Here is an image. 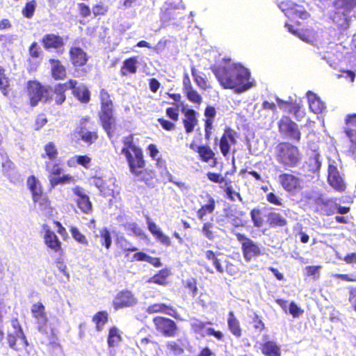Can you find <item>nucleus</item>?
<instances>
[{
	"label": "nucleus",
	"instance_id": "37",
	"mask_svg": "<svg viewBox=\"0 0 356 356\" xmlns=\"http://www.w3.org/2000/svg\"><path fill=\"white\" fill-rule=\"evenodd\" d=\"M268 220L271 227H282L286 224V220L280 213L275 212L268 214Z\"/></svg>",
	"mask_w": 356,
	"mask_h": 356
},
{
	"label": "nucleus",
	"instance_id": "56",
	"mask_svg": "<svg viewBox=\"0 0 356 356\" xmlns=\"http://www.w3.org/2000/svg\"><path fill=\"white\" fill-rule=\"evenodd\" d=\"M185 286L191 291L193 297H195L197 295V283L196 280L194 278H190L186 280L185 282Z\"/></svg>",
	"mask_w": 356,
	"mask_h": 356
},
{
	"label": "nucleus",
	"instance_id": "61",
	"mask_svg": "<svg viewBox=\"0 0 356 356\" xmlns=\"http://www.w3.org/2000/svg\"><path fill=\"white\" fill-rule=\"evenodd\" d=\"M192 75L195 79L197 84L202 88H204L206 87V81L203 77L198 75L195 70V68H192Z\"/></svg>",
	"mask_w": 356,
	"mask_h": 356
},
{
	"label": "nucleus",
	"instance_id": "53",
	"mask_svg": "<svg viewBox=\"0 0 356 356\" xmlns=\"http://www.w3.org/2000/svg\"><path fill=\"white\" fill-rule=\"evenodd\" d=\"M166 346L169 353L175 355H179L184 353L183 348L175 341H168Z\"/></svg>",
	"mask_w": 356,
	"mask_h": 356
},
{
	"label": "nucleus",
	"instance_id": "15",
	"mask_svg": "<svg viewBox=\"0 0 356 356\" xmlns=\"http://www.w3.org/2000/svg\"><path fill=\"white\" fill-rule=\"evenodd\" d=\"M69 89H72L74 95L81 102L87 103L90 100V92L83 84L77 86L76 80H70L67 82Z\"/></svg>",
	"mask_w": 356,
	"mask_h": 356
},
{
	"label": "nucleus",
	"instance_id": "52",
	"mask_svg": "<svg viewBox=\"0 0 356 356\" xmlns=\"http://www.w3.org/2000/svg\"><path fill=\"white\" fill-rule=\"evenodd\" d=\"M44 151L46 156L50 161H54L57 157L58 151L53 143H47L44 147Z\"/></svg>",
	"mask_w": 356,
	"mask_h": 356
},
{
	"label": "nucleus",
	"instance_id": "9",
	"mask_svg": "<svg viewBox=\"0 0 356 356\" xmlns=\"http://www.w3.org/2000/svg\"><path fill=\"white\" fill-rule=\"evenodd\" d=\"M28 93L33 106H36L40 101H46L49 94L48 90L37 81L29 82Z\"/></svg>",
	"mask_w": 356,
	"mask_h": 356
},
{
	"label": "nucleus",
	"instance_id": "26",
	"mask_svg": "<svg viewBox=\"0 0 356 356\" xmlns=\"http://www.w3.org/2000/svg\"><path fill=\"white\" fill-rule=\"evenodd\" d=\"M185 119L184 120V124L186 131L189 134L191 133L195 126L197 122L196 118V112L193 109H187L185 113Z\"/></svg>",
	"mask_w": 356,
	"mask_h": 356
},
{
	"label": "nucleus",
	"instance_id": "14",
	"mask_svg": "<svg viewBox=\"0 0 356 356\" xmlns=\"http://www.w3.org/2000/svg\"><path fill=\"white\" fill-rule=\"evenodd\" d=\"M355 6H356V0H336L334 2L336 13L333 17V20L335 21L337 16L342 15L343 20L346 21L347 13Z\"/></svg>",
	"mask_w": 356,
	"mask_h": 356
},
{
	"label": "nucleus",
	"instance_id": "38",
	"mask_svg": "<svg viewBox=\"0 0 356 356\" xmlns=\"http://www.w3.org/2000/svg\"><path fill=\"white\" fill-rule=\"evenodd\" d=\"M90 161L91 159L86 155L74 156L68 161V165L70 166H74L76 163H77L88 168Z\"/></svg>",
	"mask_w": 356,
	"mask_h": 356
},
{
	"label": "nucleus",
	"instance_id": "35",
	"mask_svg": "<svg viewBox=\"0 0 356 356\" xmlns=\"http://www.w3.org/2000/svg\"><path fill=\"white\" fill-rule=\"evenodd\" d=\"M137 59L134 57L125 60L123 63V66L121 70L122 74L126 75L127 72L131 74L136 73L137 70Z\"/></svg>",
	"mask_w": 356,
	"mask_h": 356
},
{
	"label": "nucleus",
	"instance_id": "16",
	"mask_svg": "<svg viewBox=\"0 0 356 356\" xmlns=\"http://www.w3.org/2000/svg\"><path fill=\"white\" fill-rule=\"evenodd\" d=\"M323 158L318 152H314L305 163L304 168L307 171L315 174L318 177L321 167Z\"/></svg>",
	"mask_w": 356,
	"mask_h": 356
},
{
	"label": "nucleus",
	"instance_id": "8",
	"mask_svg": "<svg viewBox=\"0 0 356 356\" xmlns=\"http://www.w3.org/2000/svg\"><path fill=\"white\" fill-rule=\"evenodd\" d=\"M27 186L32 193L33 201L38 202L41 209H45L48 205V200L42 193L39 181L34 176H31L27 180Z\"/></svg>",
	"mask_w": 356,
	"mask_h": 356
},
{
	"label": "nucleus",
	"instance_id": "55",
	"mask_svg": "<svg viewBox=\"0 0 356 356\" xmlns=\"http://www.w3.org/2000/svg\"><path fill=\"white\" fill-rule=\"evenodd\" d=\"M188 99L194 103L200 104L202 102L201 96L197 91L193 90L192 87H188V90L186 92Z\"/></svg>",
	"mask_w": 356,
	"mask_h": 356
},
{
	"label": "nucleus",
	"instance_id": "6",
	"mask_svg": "<svg viewBox=\"0 0 356 356\" xmlns=\"http://www.w3.org/2000/svg\"><path fill=\"white\" fill-rule=\"evenodd\" d=\"M236 236L241 244L243 255L246 261H250L252 258L261 254V250L258 243L240 233H236Z\"/></svg>",
	"mask_w": 356,
	"mask_h": 356
},
{
	"label": "nucleus",
	"instance_id": "40",
	"mask_svg": "<svg viewBox=\"0 0 356 356\" xmlns=\"http://www.w3.org/2000/svg\"><path fill=\"white\" fill-rule=\"evenodd\" d=\"M93 322L96 324L97 331H101L108 320V314L106 312H99L93 317Z\"/></svg>",
	"mask_w": 356,
	"mask_h": 356
},
{
	"label": "nucleus",
	"instance_id": "62",
	"mask_svg": "<svg viewBox=\"0 0 356 356\" xmlns=\"http://www.w3.org/2000/svg\"><path fill=\"white\" fill-rule=\"evenodd\" d=\"M207 177L210 181L218 184L222 183L225 180L220 174L211 172L207 173Z\"/></svg>",
	"mask_w": 356,
	"mask_h": 356
},
{
	"label": "nucleus",
	"instance_id": "31",
	"mask_svg": "<svg viewBox=\"0 0 356 356\" xmlns=\"http://www.w3.org/2000/svg\"><path fill=\"white\" fill-rule=\"evenodd\" d=\"M90 183L96 186L100 191L101 194L104 196L113 195V190L106 188L105 186L104 181L100 177H92L90 179Z\"/></svg>",
	"mask_w": 356,
	"mask_h": 356
},
{
	"label": "nucleus",
	"instance_id": "63",
	"mask_svg": "<svg viewBox=\"0 0 356 356\" xmlns=\"http://www.w3.org/2000/svg\"><path fill=\"white\" fill-rule=\"evenodd\" d=\"M70 177L68 175H64L60 177H51L50 178V182L51 184L54 186L56 185H58L59 184H63L66 182L67 180H69Z\"/></svg>",
	"mask_w": 356,
	"mask_h": 356
},
{
	"label": "nucleus",
	"instance_id": "36",
	"mask_svg": "<svg viewBox=\"0 0 356 356\" xmlns=\"http://www.w3.org/2000/svg\"><path fill=\"white\" fill-rule=\"evenodd\" d=\"M120 341L121 337L119 330L115 327L111 328L108 337V345L109 348L118 346Z\"/></svg>",
	"mask_w": 356,
	"mask_h": 356
},
{
	"label": "nucleus",
	"instance_id": "19",
	"mask_svg": "<svg viewBox=\"0 0 356 356\" xmlns=\"http://www.w3.org/2000/svg\"><path fill=\"white\" fill-rule=\"evenodd\" d=\"M44 241L46 245L55 252L61 251V242L56 234L49 229L45 230Z\"/></svg>",
	"mask_w": 356,
	"mask_h": 356
},
{
	"label": "nucleus",
	"instance_id": "1",
	"mask_svg": "<svg viewBox=\"0 0 356 356\" xmlns=\"http://www.w3.org/2000/svg\"><path fill=\"white\" fill-rule=\"evenodd\" d=\"M213 72L224 88L234 89L237 93L254 86V81H250L249 70L241 64L231 63L230 60H226L224 65L214 67Z\"/></svg>",
	"mask_w": 356,
	"mask_h": 356
},
{
	"label": "nucleus",
	"instance_id": "17",
	"mask_svg": "<svg viewBox=\"0 0 356 356\" xmlns=\"http://www.w3.org/2000/svg\"><path fill=\"white\" fill-rule=\"evenodd\" d=\"M230 143H236L234 132L232 129H227L225 130L220 141V151L224 156H227L229 152Z\"/></svg>",
	"mask_w": 356,
	"mask_h": 356
},
{
	"label": "nucleus",
	"instance_id": "4",
	"mask_svg": "<svg viewBox=\"0 0 356 356\" xmlns=\"http://www.w3.org/2000/svg\"><path fill=\"white\" fill-rule=\"evenodd\" d=\"M341 170V166L339 160H328L327 181L334 189L339 192L343 191L346 187L344 175Z\"/></svg>",
	"mask_w": 356,
	"mask_h": 356
},
{
	"label": "nucleus",
	"instance_id": "22",
	"mask_svg": "<svg viewBox=\"0 0 356 356\" xmlns=\"http://www.w3.org/2000/svg\"><path fill=\"white\" fill-rule=\"evenodd\" d=\"M207 324H211V322L203 323L202 321L195 320L192 323V326L195 332H200L205 330V333L209 336H213L218 340H221L223 337V334L220 331H216L213 328L208 327L205 328Z\"/></svg>",
	"mask_w": 356,
	"mask_h": 356
},
{
	"label": "nucleus",
	"instance_id": "2",
	"mask_svg": "<svg viewBox=\"0 0 356 356\" xmlns=\"http://www.w3.org/2000/svg\"><path fill=\"white\" fill-rule=\"evenodd\" d=\"M101 111L99 118L102 127L111 138L115 125V118L113 115V104L110 95L105 89L100 91Z\"/></svg>",
	"mask_w": 356,
	"mask_h": 356
},
{
	"label": "nucleus",
	"instance_id": "41",
	"mask_svg": "<svg viewBox=\"0 0 356 356\" xmlns=\"http://www.w3.org/2000/svg\"><path fill=\"white\" fill-rule=\"evenodd\" d=\"M169 271L168 270H161L158 274L155 275L152 277H150L147 282L155 283L161 285H163L165 283L166 278L169 275Z\"/></svg>",
	"mask_w": 356,
	"mask_h": 356
},
{
	"label": "nucleus",
	"instance_id": "44",
	"mask_svg": "<svg viewBox=\"0 0 356 356\" xmlns=\"http://www.w3.org/2000/svg\"><path fill=\"white\" fill-rule=\"evenodd\" d=\"M215 209V202L213 199H210L208 204L202 206L197 211V217L200 220H203L204 216L207 213H211Z\"/></svg>",
	"mask_w": 356,
	"mask_h": 356
},
{
	"label": "nucleus",
	"instance_id": "51",
	"mask_svg": "<svg viewBox=\"0 0 356 356\" xmlns=\"http://www.w3.org/2000/svg\"><path fill=\"white\" fill-rule=\"evenodd\" d=\"M79 134L81 139L86 143H92L97 138V135L95 132L88 131L83 129L80 131Z\"/></svg>",
	"mask_w": 356,
	"mask_h": 356
},
{
	"label": "nucleus",
	"instance_id": "42",
	"mask_svg": "<svg viewBox=\"0 0 356 356\" xmlns=\"http://www.w3.org/2000/svg\"><path fill=\"white\" fill-rule=\"evenodd\" d=\"M97 237L100 238V243L102 245H104L106 249H109L111 245V236L109 231L106 228H103L99 230V235H97Z\"/></svg>",
	"mask_w": 356,
	"mask_h": 356
},
{
	"label": "nucleus",
	"instance_id": "11",
	"mask_svg": "<svg viewBox=\"0 0 356 356\" xmlns=\"http://www.w3.org/2000/svg\"><path fill=\"white\" fill-rule=\"evenodd\" d=\"M154 323L156 330L165 336L172 337L175 335L177 325L172 320L157 316L154 318Z\"/></svg>",
	"mask_w": 356,
	"mask_h": 356
},
{
	"label": "nucleus",
	"instance_id": "23",
	"mask_svg": "<svg viewBox=\"0 0 356 356\" xmlns=\"http://www.w3.org/2000/svg\"><path fill=\"white\" fill-rule=\"evenodd\" d=\"M70 54L71 61L74 66L84 65L88 60L86 52L79 47H72Z\"/></svg>",
	"mask_w": 356,
	"mask_h": 356
},
{
	"label": "nucleus",
	"instance_id": "59",
	"mask_svg": "<svg viewBox=\"0 0 356 356\" xmlns=\"http://www.w3.org/2000/svg\"><path fill=\"white\" fill-rule=\"evenodd\" d=\"M347 126L348 127L346 130V135L351 143L356 145V126H350L348 123Z\"/></svg>",
	"mask_w": 356,
	"mask_h": 356
},
{
	"label": "nucleus",
	"instance_id": "32",
	"mask_svg": "<svg viewBox=\"0 0 356 356\" xmlns=\"http://www.w3.org/2000/svg\"><path fill=\"white\" fill-rule=\"evenodd\" d=\"M38 330L43 334H53V329L48 325L47 314L35 319Z\"/></svg>",
	"mask_w": 356,
	"mask_h": 356
},
{
	"label": "nucleus",
	"instance_id": "48",
	"mask_svg": "<svg viewBox=\"0 0 356 356\" xmlns=\"http://www.w3.org/2000/svg\"><path fill=\"white\" fill-rule=\"evenodd\" d=\"M31 314L34 319L41 317L46 314L45 307L41 302H37L31 307Z\"/></svg>",
	"mask_w": 356,
	"mask_h": 356
},
{
	"label": "nucleus",
	"instance_id": "46",
	"mask_svg": "<svg viewBox=\"0 0 356 356\" xmlns=\"http://www.w3.org/2000/svg\"><path fill=\"white\" fill-rule=\"evenodd\" d=\"M71 234L74 240H76L78 243L87 245L88 242L86 239V237L79 232L78 228L75 227H71L70 228Z\"/></svg>",
	"mask_w": 356,
	"mask_h": 356
},
{
	"label": "nucleus",
	"instance_id": "3",
	"mask_svg": "<svg viewBox=\"0 0 356 356\" xmlns=\"http://www.w3.org/2000/svg\"><path fill=\"white\" fill-rule=\"evenodd\" d=\"M275 159L285 168H294L301 161L298 148L289 143H281L275 147Z\"/></svg>",
	"mask_w": 356,
	"mask_h": 356
},
{
	"label": "nucleus",
	"instance_id": "50",
	"mask_svg": "<svg viewBox=\"0 0 356 356\" xmlns=\"http://www.w3.org/2000/svg\"><path fill=\"white\" fill-rule=\"evenodd\" d=\"M36 8V2L34 0L29 1L26 3L25 7L22 10V14L26 18H31L34 14Z\"/></svg>",
	"mask_w": 356,
	"mask_h": 356
},
{
	"label": "nucleus",
	"instance_id": "45",
	"mask_svg": "<svg viewBox=\"0 0 356 356\" xmlns=\"http://www.w3.org/2000/svg\"><path fill=\"white\" fill-rule=\"evenodd\" d=\"M78 207L81 211L86 214L92 211V203L90 201L89 197H83V199H76V200Z\"/></svg>",
	"mask_w": 356,
	"mask_h": 356
},
{
	"label": "nucleus",
	"instance_id": "30",
	"mask_svg": "<svg viewBox=\"0 0 356 356\" xmlns=\"http://www.w3.org/2000/svg\"><path fill=\"white\" fill-rule=\"evenodd\" d=\"M227 324L230 332L236 337L241 336V329L239 321L235 317L233 312H229L227 319Z\"/></svg>",
	"mask_w": 356,
	"mask_h": 356
},
{
	"label": "nucleus",
	"instance_id": "54",
	"mask_svg": "<svg viewBox=\"0 0 356 356\" xmlns=\"http://www.w3.org/2000/svg\"><path fill=\"white\" fill-rule=\"evenodd\" d=\"M250 317L252 318L251 323L253 324V327L256 331L261 332L264 330V323L257 314L253 313L252 316H250Z\"/></svg>",
	"mask_w": 356,
	"mask_h": 356
},
{
	"label": "nucleus",
	"instance_id": "64",
	"mask_svg": "<svg viewBox=\"0 0 356 356\" xmlns=\"http://www.w3.org/2000/svg\"><path fill=\"white\" fill-rule=\"evenodd\" d=\"M289 312L294 317L298 316L300 314L303 312L302 310L294 302H291L289 305Z\"/></svg>",
	"mask_w": 356,
	"mask_h": 356
},
{
	"label": "nucleus",
	"instance_id": "5",
	"mask_svg": "<svg viewBox=\"0 0 356 356\" xmlns=\"http://www.w3.org/2000/svg\"><path fill=\"white\" fill-rule=\"evenodd\" d=\"M11 325L13 330L9 332L8 335L9 346L17 351L24 349L28 346V342L19 322L13 320Z\"/></svg>",
	"mask_w": 356,
	"mask_h": 356
},
{
	"label": "nucleus",
	"instance_id": "7",
	"mask_svg": "<svg viewBox=\"0 0 356 356\" xmlns=\"http://www.w3.org/2000/svg\"><path fill=\"white\" fill-rule=\"evenodd\" d=\"M131 172L134 175L138 180L143 181L144 179L143 169L145 168V161L142 149L136 150V152L130 154V156H126Z\"/></svg>",
	"mask_w": 356,
	"mask_h": 356
},
{
	"label": "nucleus",
	"instance_id": "21",
	"mask_svg": "<svg viewBox=\"0 0 356 356\" xmlns=\"http://www.w3.org/2000/svg\"><path fill=\"white\" fill-rule=\"evenodd\" d=\"M307 97L309 108L314 113H321L325 109V104L321 100L315 93L312 91L307 92Z\"/></svg>",
	"mask_w": 356,
	"mask_h": 356
},
{
	"label": "nucleus",
	"instance_id": "43",
	"mask_svg": "<svg viewBox=\"0 0 356 356\" xmlns=\"http://www.w3.org/2000/svg\"><path fill=\"white\" fill-rule=\"evenodd\" d=\"M46 170L51 174L59 175L63 172V169L57 161H49L45 163Z\"/></svg>",
	"mask_w": 356,
	"mask_h": 356
},
{
	"label": "nucleus",
	"instance_id": "13",
	"mask_svg": "<svg viewBox=\"0 0 356 356\" xmlns=\"http://www.w3.org/2000/svg\"><path fill=\"white\" fill-rule=\"evenodd\" d=\"M278 181L282 188L288 192H293L301 187L300 179L298 177L289 173L280 175Z\"/></svg>",
	"mask_w": 356,
	"mask_h": 356
},
{
	"label": "nucleus",
	"instance_id": "12",
	"mask_svg": "<svg viewBox=\"0 0 356 356\" xmlns=\"http://www.w3.org/2000/svg\"><path fill=\"white\" fill-rule=\"evenodd\" d=\"M279 128L281 132L287 134L290 138L296 140H300V133L298 129V125L289 118H282L280 122Z\"/></svg>",
	"mask_w": 356,
	"mask_h": 356
},
{
	"label": "nucleus",
	"instance_id": "33",
	"mask_svg": "<svg viewBox=\"0 0 356 356\" xmlns=\"http://www.w3.org/2000/svg\"><path fill=\"white\" fill-rule=\"evenodd\" d=\"M124 146L122 149V154L125 156H130V154L136 152V150L141 149L134 144L133 136L129 135L125 137L123 140Z\"/></svg>",
	"mask_w": 356,
	"mask_h": 356
},
{
	"label": "nucleus",
	"instance_id": "29",
	"mask_svg": "<svg viewBox=\"0 0 356 356\" xmlns=\"http://www.w3.org/2000/svg\"><path fill=\"white\" fill-rule=\"evenodd\" d=\"M261 351L266 356H280L281 355L280 346L271 341H266L263 344Z\"/></svg>",
	"mask_w": 356,
	"mask_h": 356
},
{
	"label": "nucleus",
	"instance_id": "49",
	"mask_svg": "<svg viewBox=\"0 0 356 356\" xmlns=\"http://www.w3.org/2000/svg\"><path fill=\"white\" fill-rule=\"evenodd\" d=\"M207 259L212 261L218 272L222 273L224 269L221 266L219 259L216 257L214 252L211 250H207L205 253Z\"/></svg>",
	"mask_w": 356,
	"mask_h": 356
},
{
	"label": "nucleus",
	"instance_id": "39",
	"mask_svg": "<svg viewBox=\"0 0 356 356\" xmlns=\"http://www.w3.org/2000/svg\"><path fill=\"white\" fill-rule=\"evenodd\" d=\"M197 152L204 162H208L214 156V153L209 146L197 147Z\"/></svg>",
	"mask_w": 356,
	"mask_h": 356
},
{
	"label": "nucleus",
	"instance_id": "58",
	"mask_svg": "<svg viewBox=\"0 0 356 356\" xmlns=\"http://www.w3.org/2000/svg\"><path fill=\"white\" fill-rule=\"evenodd\" d=\"M339 79L343 78L349 82L353 83L355 78V73L350 70H342L341 74L337 75Z\"/></svg>",
	"mask_w": 356,
	"mask_h": 356
},
{
	"label": "nucleus",
	"instance_id": "34",
	"mask_svg": "<svg viewBox=\"0 0 356 356\" xmlns=\"http://www.w3.org/2000/svg\"><path fill=\"white\" fill-rule=\"evenodd\" d=\"M288 17H298L301 19H307L309 17V13L304 10V8L297 4L293 3V6L289 10V13L287 15Z\"/></svg>",
	"mask_w": 356,
	"mask_h": 356
},
{
	"label": "nucleus",
	"instance_id": "25",
	"mask_svg": "<svg viewBox=\"0 0 356 356\" xmlns=\"http://www.w3.org/2000/svg\"><path fill=\"white\" fill-rule=\"evenodd\" d=\"M49 63L51 64L52 76L57 80L63 79L66 75V70L60 61L56 59H50Z\"/></svg>",
	"mask_w": 356,
	"mask_h": 356
},
{
	"label": "nucleus",
	"instance_id": "20",
	"mask_svg": "<svg viewBox=\"0 0 356 356\" xmlns=\"http://www.w3.org/2000/svg\"><path fill=\"white\" fill-rule=\"evenodd\" d=\"M317 204H322L324 206H330V212L327 214L334 213L335 210L340 214H346L350 211V208L347 207H342L336 202H334L332 200L325 198L323 196H320L316 200Z\"/></svg>",
	"mask_w": 356,
	"mask_h": 356
},
{
	"label": "nucleus",
	"instance_id": "18",
	"mask_svg": "<svg viewBox=\"0 0 356 356\" xmlns=\"http://www.w3.org/2000/svg\"><path fill=\"white\" fill-rule=\"evenodd\" d=\"M42 43L46 49L51 48L58 49L64 45L63 38L52 33L44 35L42 39Z\"/></svg>",
	"mask_w": 356,
	"mask_h": 356
},
{
	"label": "nucleus",
	"instance_id": "28",
	"mask_svg": "<svg viewBox=\"0 0 356 356\" xmlns=\"http://www.w3.org/2000/svg\"><path fill=\"white\" fill-rule=\"evenodd\" d=\"M69 89V84L67 82L64 84H58L55 86L52 98L58 105L62 104L65 100V91Z\"/></svg>",
	"mask_w": 356,
	"mask_h": 356
},
{
	"label": "nucleus",
	"instance_id": "57",
	"mask_svg": "<svg viewBox=\"0 0 356 356\" xmlns=\"http://www.w3.org/2000/svg\"><path fill=\"white\" fill-rule=\"evenodd\" d=\"M212 228L213 224L211 222L204 223L202 227L203 234L209 240H212L214 238Z\"/></svg>",
	"mask_w": 356,
	"mask_h": 356
},
{
	"label": "nucleus",
	"instance_id": "10",
	"mask_svg": "<svg viewBox=\"0 0 356 356\" xmlns=\"http://www.w3.org/2000/svg\"><path fill=\"white\" fill-rule=\"evenodd\" d=\"M136 303L137 298L129 291H120L113 301V307L116 310L123 307H132Z\"/></svg>",
	"mask_w": 356,
	"mask_h": 356
},
{
	"label": "nucleus",
	"instance_id": "24",
	"mask_svg": "<svg viewBox=\"0 0 356 356\" xmlns=\"http://www.w3.org/2000/svg\"><path fill=\"white\" fill-rule=\"evenodd\" d=\"M147 223L149 232L159 240L161 243L165 245L170 243V239L168 236H165L158 227V226L152 222L149 217H147Z\"/></svg>",
	"mask_w": 356,
	"mask_h": 356
},
{
	"label": "nucleus",
	"instance_id": "27",
	"mask_svg": "<svg viewBox=\"0 0 356 356\" xmlns=\"http://www.w3.org/2000/svg\"><path fill=\"white\" fill-rule=\"evenodd\" d=\"M147 312L149 314L156 312H163L166 314L176 317L177 312L171 307L165 304H154L147 308Z\"/></svg>",
	"mask_w": 356,
	"mask_h": 356
},
{
	"label": "nucleus",
	"instance_id": "60",
	"mask_svg": "<svg viewBox=\"0 0 356 356\" xmlns=\"http://www.w3.org/2000/svg\"><path fill=\"white\" fill-rule=\"evenodd\" d=\"M124 227L126 229L131 231V232L136 236H140L142 234L141 229L136 222H127Z\"/></svg>",
	"mask_w": 356,
	"mask_h": 356
},
{
	"label": "nucleus",
	"instance_id": "47",
	"mask_svg": "<svg viewBox=\"0 0 356 356\" xmlns=\"http://www.w3.org/2000/svg\"><path fill=\"white\" fill-rule=\"evenodd\" d=\"M251 219L256 227H261L264 224L261 211L259 209H253L250 212Z\"/></svg>",
	"mask_w": 356,
	"mask_h": 356
}]
</instances>
